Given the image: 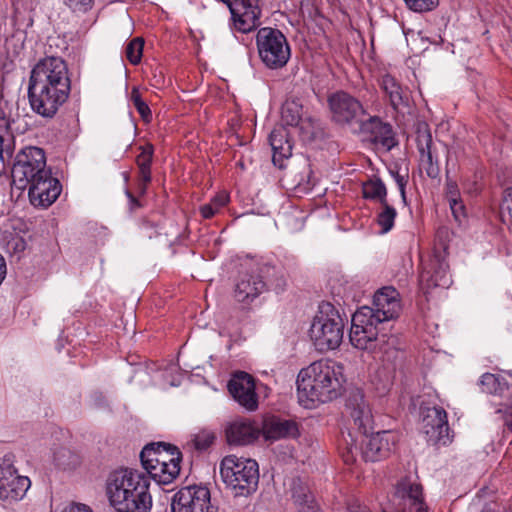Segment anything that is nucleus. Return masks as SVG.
I'll use <instances>...</instances> for the list:
<instances>
[{
	"instance_id": "obj_1",
	"label": "nucleus",
	"mask_w": 512,
	"mask_h": 512,
	"mask_svg": "<svg viewBox=\"0 0 512 512\" xmlns=\"http://www.w3.org/2000/svg\"><path fill=\"white\" fill-rule=\"evenodd\" d=\"M401 304L399 293L393 287H383L373 297V306H363L352 316L349 333L351 344L361 350L374 352L377 348L386 354H397L396 349H385V344H393L394 337L386 340L384 324L399 316Z\"/></svg>"
},
{
	"instance_id": "obj_2",
	"label": "nucleus",
	"mask_w": 512,
	"mask_h": 512,
	"mask_svg": "<svg viewBox=\"0 0 512 512\" xmlns=\"http://www.w3.org/2000/svg\"><path fill=\"white\" fill-rule=\"evenodd\" d=\"M71 80L66 62L55 56L40 59L32 68L28 84L30 107L37 115L51 119L68 100Z\"/></svg>"
},
{
	"instance_id": "obj_3",
	"label": "nucleus",
	"mask_w": 512,
	"mask_h": 512,
	"mask_svg": "<svg viewBox=\"0 0 512 512\" xmlns=\"http://www.w3.org/2000/svg\"><path fill=\"white\" fill-rule=\"evenodd\" d=\"M346 406L361 439H354L352 434H349L352 443L349 444L347 454L343 455L345 463L354 462L358 452L365 461L375 462L388 457L395 448L398 437L394 432L387 430L369 435L373 431L374 421L363 391L358 388L352 389Z\"/></svg>"
},
{
	"instance_id": "obj_4",
	"label": "nucleus",
	"mask_w": 512,
	"mask_h": 512,
	"mask_svg": "<svg viewBox=\"0 0 512 512\" xmlns=\"http://www.w3.org/2000/svg\"><path fill=\"white\" fill-rule=\"evenodd\" d=\"M12 184L20 190L28 188L34 206L48 207L62 191L60 181L47 168L43 149L28 146L21 149L11 167Z\"/></svg>"
},
{
	"instance_id": "obj_5",
	"label": "nucleus",
	"mask_w": 512,
	"mask_h": 512,
	"mask_svg": "<svg viewBox=\"0 0 512 512\" xmlns=\"http://www.w3.org/2000/svg\"><path fill=\"white\" fill-rule=\"evenodd\" d=\"M343 367L333 360H319L300 370L297 377L299 403L307 409L329 402L339 395Z\"/></svg>"
},
{
	"instance_id": "obj_6",
	"label": "nucleus",
	"mask_w": 512,
	"mask_h": 512,
	"mask_svg": "<svg viewBox=\"0 0 512 512\" xmlns=\"http://www.w3.org/2000/svg\"><path fill=\"white\" fill-rule=\"evenodd\" d=\"M150 478L137 470L124 468L108 476L106 493L117 512H150Z\"/></svg>"
},
{
	"instance_id": "obj_7",
	"label": "nucleus",
	"mask_w": 512,
	"mask_h": 512,
	"mask_svg": "<svg viewBox=\"0 0 512 512\" xmlns=\"http://www.w3.org/2000/svg\"><path fill=\"white\" fill-rule=\"evenodd\" d=\"M220 475L234 496L247 497L258 488L259 465L251 458L227 455L221 460Z\"/></svg>"
},
{
	"instance_id": "obj_8",
	"label": "nucleus",
	"mask_w": 512,
	"mask_h": 512,
	"mask_svg": "<svg viewBox=\"0 0 512 512\" xmlns=\"http://www.w3.org/2000/svg\"><path fill=\"white\" fill-rule=\"evenodd\" d=\"M310 338L319 352L340 346L344 335V322L339 311L329 302H322L310 327Z\"/></svg>"
},
{
	"instance_id": "obj_9",
	"label": "nucleus",
	"mask_w": 512,
	"mask_h": 512,
	"mask_svg": "<svg viewBox=\"0 0 512 512\" xmlns=\"http://www.w3.org/2000/svg\"><path fill=\"white\" fill-rule=\"evenodd\" d=\"M286 281L283 273L270 264H264L259 269V274H243L236 283L234 297L238 302L249 304L261 293L267 286L274 287L279 292L284 289Z\"/></svg>"
},
{
	"instance_id": "obj_10",
	"label": "nucleus",
	"mask_w": 512,
	"mask_h": 512,
	"mask_svg": "<svg viewBox=\"0 0 512 512\" xmlns=\"http://www.w3.org/2000/svg\"><path fill=\"white\" fill-rule=\"evenodd\" d=\"M258 55L269 69H281L288 63L291 49L284 34L275 28H260L256 35Z\"/></svg>"
},
{
	"instance_id": "obj_11",
	"label": "nucleus",
	"mask_w": 512,
	"mask_h": 512,
	"mask_svg": "<svg viewBox=\"0 0 512 512\" xmlns=\"http://www.w3.org/2000/svg\"><path fill=\"white\" fill-rule=\"evenodd\" d=\"M331 120L340 126H357L367 115L363 104L356 97L345 91H336L328 96Z\"/></svg>"
},
{
	"instance_id": "obj_12",
	"label": "nucleus",
	"mask_w": 512,
	"mask_h": 512,
	"mask_svg": "<svg viewBox=\"0 0 512 512\" xmlns=\"http://www.w3.org/2000/svg\"><path fill=\"white\" fill-rule=\"evenodd\" d=\"M30 486V479L19 475L14 467L13 455H5L0 463V500L8 503L19 501Z\"/></svg>"
},
{
	"instance_id": "obj_13",
	"label": "nucleus",
	"mask_w": 512,
	"mask_h": 512,
	"mask_svg": "<svg viewBox=\"0 0 512 512\" xmlns=\"http://www.w3.org/2000/svg\"><path fill=\"white\" fill-rule=\"evenodd\" d=\"M19 118L18 102L0 96V161L3 166L11 165L15 150L12 125Z\"/></svg>"
},
{
	"instance_id": "obj_14",
	"label": "nucleus",
	"mask_w": 512,
	"mask_h": 512,
	"mask_svg": "<svg viewBox=\"0 0 512 512\" xmlns=\"http://www.w3.org/2000/svg\"><path fill=\"white\" fill-rule=\"evenodd\" d=\"M420 289L428 294L433 288H449L452 278L445 251L435 250L429 260L423 265L419 277Z\"/></svg>"
},
{
	"instance_id": "obj_15",
	"label": "nucleus",
	"mask_w": 512,
	"mask_h": 512,
	"mask_svg": "<svg viewBox=\"0 0 512 512\" xmlns=\"http://www.w3.org/2000/svg\"><path fill=\"white\" fill-rule=\"evenodd\" d=\"M172 512H217L211 504L208 488L203 486H187L181 488L172 498Z\"/></svg>"
},
{
	"instance_id": "obj_16",
	"label": "nucleus",
	"mask_w": 512,
	"mask_h": 512,
	"mask_svg": "<svg viewBox=\"0 0 512 512\" xmlns=\"http://www.w3.org/2000/svg\"><path fill=\"white\" fill-rule=\"evenodd\" d=\"M481 391L493 396H498L500 405L504 408L506 414V424L512 429V386L508 384L505 377L484 373L479 380Z\"/></svg>"
},
{
	"instance_id": "obj_17",
	"label": "nucleus",
	"mask_w": 512,
	"mask_h": 512,
	"mask_svg": "<svg viewBox=\"0 0 512 512\" xmlns=\"http://www.w3.org/2000/svg\"><path fill=\"white\" fill-rule=\"evenodd\" d=\"M228 391L235 401L248 411L258 407L254 378L246 372H237L228 382Z\"/></svg>"
},
{
	"instance_id": "obj_18",
	"label": "nucleus",
	"mask_w": 512,
	"mask_h": 512,
	"mask_svg": "<svg viewBox=\"0 0 512 512\" xmlns=\"http://www.w3.org/2000/svg\"><path fill=\"white\" fill-rule=\"evenodd\" d=\"M359 132L366 135L374 144L381 145L386 150H391L397 145L392 126L384 122L378 116L362 118L358 125Z\"/></svg>"
},
{
	"instance_id": "obj_19",
	"label": "nucleus",
	"mask_w": 512,
	"mask_h": 512,
	"mask_svg": "<svg viewBox=\"0 0 512 512\" xmlns=\"http://www.w3.org/2000/svg\"><path fill=\"white\" fill-rule=\"evenodd\" d=\"M395 497L399 499L401 512H428V507L424 501L422 485L402 479L395 488Z\"/></svg>"
},
{
	"instance_id": "obj_20",
	"label": "nucleus",
	"mask_w": 512,
	"mask_h": 512,
	"mask_svg": "<svg viewBox=\"0 0 512 512\" xmlns=\"http://www.w3.org/2000/svg\"><path fill=\"white\" fill-rule=\"evenodd\" d=\"M423 429L428 441L433 444H446L450 430L446 411L440 406L428 408L423 417Z\"/></svg>"
},
{
	"instance_id": "obj_21",
	"label": "nucleus",
	"mask_w": 512,
	"mask_h": 512,
	"mask_svg": "<svg viewBox=\"0 0 512 512\" xmlns=\"http://www.w3.org/2000/svg\"><path fill=\"white\" fill-rule=\"evenodd\" d=\"M261 435L260 426L249 419H237L226 426L225 436L229 445L246 446L254 443Z\"/></svg>"
},
{
	"instance_id": "obj_22",
	"label": "nucleus",
	"mask_w": 512,
	"mask_h": 512,
	"mask_svg": "<svg viewBox=\"0 0 512 512\" xmlns=\"http://www.w3.org/2000/svg\"><path fill=\"white\" fill-rule=\"evenodd\" d=\"M261 434L268 441H276L285 438H297L300 434L296 421L279 416H266L263 419Z\"/></svg>"
},
{
	"instance_id": "obj_23",
	"label": "nucleus",
	"mask_w": 512,
	"mask_h": 512,
	"mask_svg": "<svg viewBox=\"0 0 512 512\" xmlns=\"http://www.w3.org/2000/svg\"><path fill=\"white\" fill-rule=\"evenodd\" d=\"M281 119L287 126L298 127L307 138L314 135L316 121L312 118L303 119V106L299 99H287L282 105Z\"/></svg>"
},
{
	"instance_id": "obj_24",
	"label": "nucleus",
	"mask_w": 512,
	"mask_h": 512,
	"mask_svg": "<svg viewBox=\"0 0 512 512\" xmlns=\"http://www.w3.org/2000/svg\"><path fill=\"white\" fill-rule=\"evenodd\" d=\"M269 143L273 151L272 161L280 169L284 167V160L292 155V144L289 133L284 125L276 126L269 135Z\"/></svg>"
},
{
	"instance_id": "obj_25",
	"label": "nucleus",
	"mask_w": 512,
	"mask_h": 512,
	"mask_svg": "<svg viewBox=\"0 0 512 512\" xmlns=\"http://www.w3.org/2000/svg\"><path fill=\"white\" fill-rule=\"evenodd\" d=\"M141 152L136 157V165L138 168L137 174V192L139 195H144L147 191L148 184L151 182V165L154 155V147L148 143L140 147Z\"/></svg>"
},
{
	"instance_id": "obj_26",
	"label": "nucleus",
	"mask_w": 512,
	"mask_h": 512,
	"mask_svg": "<svg viewBox=\"0 0 512 512\" xmlns=\"http://www.w3.org/2000/svg\"><path fill=\"white\" fill-rule=\"evenodd\" d=\"M433 140L430 133H419L417 136V148L420 153V162L425 168L429 177L435 178L438 175L439 168L437 160L434 162L432 150Z\"/></svg>"
},
{
	"instance_id": "obj_27",
	"label": "nucleus",
	"mask_w": 512,
	"mask_h": 512,
	"mask_svg": "<svg viewBox=\"0 0 512 512\" xmlns=\"http://www.w3.org/2000/svg\"><path fill=\"white\" fill-rule=\"evenodd\" d=\"M381 88L395 110L408 106V95L394 77L388 74L384 75L381 79Z\"/></svg>"
},
{
	"instance_id": "obj_28",
	"label": "nucleus",
	"mask_w": 512,
	"mask_h": 512,
	"mask_svg": "<svg viewBox=\"0 0 512 512\" xmlns=\"http://www.w3.org/2000/svg\"><path fill=\"white\" fill-rule=\"evenodd\" d=\"M181 460L179 456H172L170 460L171 463L154 466L153 472H151V475L148 477L154 479L159 484H169L173 482L179 475Z\"/></svg>"
},
{
	"instance_id": "obj_29",
	"label": "nucleus",
	"mask_w": 512,
	"mask_h": 512,
	"mask_svg": "<svg viewBox=\"0 0 512 512\" xmlns=\"http://www.w3.org/2000/svg\"><path fill=\"white\" fill-rule=\"evenodd\" d=\"M161 449H169V443L157 442L147 444L140 453L141 463L149 476L155 464L159 463Z\"/></svg>"
},
{
	"instance_id": "obj_30",
	"label": "nucleus",
	"mask_w": 512,
	"mask_h": 512,
	"mask_svg": "<svg viewBox=\"0 0 512 512\" xmlns=\"http://www.w3.org/2000/svg\"><path fill=\"white\" fill-rule=\"evenodd\" d=\"M363 196L366 199L378 200L381 203L386 201L387 190L385 184L379 178L370 179L363 184Z\"/></svg>"
},
{
	"instance_id": "obj_31",
	"label": "nucleus",
	"mask_w": 512,
	"mask_h": 512,
	"mask_svg": "<svg viewBox=\"0 0 512 512\" xmlns=\"http://www.w3.org/2000/svg\"><path fill=\"white\" fill-rule=\"evenodd\" d=\"M229 202V195L226 192L216 194L209 203L200 207V214L204 219L212 218L221 208Z\"/></svg>"
},
{
	"instance_id": "obj_32",
	"label": "nucleus",
	"mask_w": 512,
	"mask_h": 512,
	"mask_svg": "<svg viewBox=\"0 0 512 512\" xmlns=\"http://www.w3.org/2000/svg\"><path fill=\"white\" fill-rule=\"evenodd\" d=\"M382 210L377 216V223L381 227L382 233L389 232L393 226L394 221L397 216V211L394 207L390 206L386 201L384 203H381Z\"/></svg>"
},
{
	"instance_id": "obj_33",
	"label": "nucleus",
	"mask_w": 512,
	"mask_h": 512,
	"mask_svg": "<svg viewBox=\"0 0 512 512\" xmlns=\"http://www.w3.org/2000/svg\"><path fill=\"white\" fill-rule=\"evenodd\" d=\"M144 41L141 38L132 39L126 46V58L133 65H137L141 61Z\"/></svg>"
},
{
	"instance_id": "obj_34",
	"label": "nucleus",
	"mask_w": 512,
	"mask_h": 512,
	"mask_svg": "<svg viewBox=\"0 0 512 512\" xmlns=\"http://www.w3.org/2000/svg\"><path fill=\"white\" fill-rule=\"evenodd\" d=\"M130 99L142 119L149 122L151 120L152 113L147 103L142 99L138 88L134 87L132 89Z\"/></svg>"
},
{
	"instance_id": "obj_35",
	"label": "nucleus",
	"mask_w": 512,
	"mask_h": 512,
	"mask_svg": "<svg viewBox=\"0 0 512 512\" xmlns=\"http://www.w3.org/2000/svg\"><path fill=\"white\" fill-rule=\"evenodd\" d=\"M215 440V434L211 431L203 430L194 435L193 443L197 450H206Z\"/></svg>"
},
{
	"instance_id": "obj_36",
	"label": "nucleus",
	"mask_w": 512,
	"mask_h": 512,
	"mask_svg": "<svg viewBox=\"0 0 512 512\" xmlns=\"http://www.w3.org/2000/svg\"><path fill=\"white\" fill-rule=\"evenodd\" d=\"M407 7L415 12H426L432 10L438 0H404Z\"/></svg>"
},
{
	"instance_id": "obj_37",
	"label": "nucleus",
	"mask_w": 512,
	"mask_h": 512,
	"mask_svg": "<svg viewBox=\"0 0 512 512\" xmlns=\"http://www.w3.org/2000/svg\"><path fill=\"white\" fill-rule=\"evenodd\" d=\"M64 3L74 12L86 13L93 8L95 0H64Z\"/></svg>"
},
{
	"instance_id": "obj_38",
	"label": "nucleus",
	"mask_w": 512,
	"mask_h": 512,
	"mask_svg": "<svg viewBox=\"0 0 512 512\" xmlns=\"http://www.w3.org/2000/svg\"><path fill=\"white\" fill-rule=\"evenodd\" d=\"M292 497L301 510L308 508V505L315 504L313 496L305 493L303 489L295 490Z\"/></svg>"
},
{
	"instance_id": "obj_39",
	"label": "nucleus",
	"mask_w": 512,
	"mask_h": 512,
	"mask_svg": "<svg viewBox=\"0 0 512 512\" xmlns=\"http://www.w3.org/2000/svg\"><path fill=\"white\" fill-rule=\"evenodd\" d=\"M172 456H179V459H182V453L179 449L176 446L169 444V449H161L159 463L155 464V466L171 463L170 460Z\"/></svg>"
},
{
	"instance_id": "obj_40",
	"label": "nucleus",
	"mask_w": 512,
	"mask_h": 512,
	"mask_svg": "<svg viewBox=\"0 0 512 512\" xmlns=\"http://www.w3.org/2000/svg\"><path fill=\"white\" fill-rule=\"evenodd\" d=\"M500 208L502 213L507 212L512 219V187H507L504 190Z\"/></svg>"
},
{
	"instance_id": "obj_41",
	"label": "nucleus",
	"mask_w": 512,
	"mask_h": 512,
	"mask_svg": "<svg viewBox=\"0 0 512 512\" xmlns=\"http://www.w3.org/2000/svg\"><path fill=\"white\" fill-rule=\"evenodd\" d=\"M452 214L457 221H461V218L465 217V207L460 198H453L449 201Z\"/></svg>"
},
{
	"instance_id": "obj_42",
	"label": "nucleus",
	"mask_w": 512,
	"mask_h": 512,
	"mask_svg": "<svg viewBox=\"0 0 512 512\" xmlns=\"http://www.w3.org/2000/svg\"><path fill=\"white\" fill-rule=\"evenodd\" d=\"M156 227L157 226L153 222L146 219L143 220L140 224V230L142 235L148 238H152L154 235L157 234Z\"/></svg>"
},
{
	"instance_id": "obj_43",
	"label": "nucleus",
	"mask_w": 512,
	"mask_h": 512,
	"mask_svg": "<svg viewBox=\"0 0 512 512\" xmlns=\"http://www.w3.org/2000/svg\"><path fill=\"white\" fill-rule=\"evenodd\" d=\"M394 178H395V181H396L397 186L399 188L402 200H403L404 203H406L405 187H406V184H407V180H406L405 176L400 175L398 172L395 173Z\"/></svg>"
},
{
	"instance_id": "obj_44",
	"label": "nucleus",
	"mask_w": 512,
	"mask_h": 512,
	"mask_svg": "<svg viewBox=\"0 0 512 512\" xmlns=\"http://www.w3.org/2000/svg\"><path fill=\"white\" fill-rule=\"evenodd\" d=\"M62 512H93L92 509L81 503H71Z\"/></svg>"
},
{
	"instance_id": "obj_45",
	"label": "nucleus",
	"mask_w": 512,
	"mask_h": 512,
	"mask_svg": "<svg viewBox=\"0 0 512 512\" xmlns=\"http://www.w3.org/2000/svg\"><path fill=\"white\" fill-rule=\"evenodd\" d=\"M446 192H447L448 201L452 200L453 198H459V191H458L457 184L453 181L447 182Z\"/></svg>"
},
{
	"instance_id": "obj_46",
	"label": "nucleus",
	"mask_w": 512,
	"mask_h": 512,
	"mask_svg": "<svg viewBox=\"0 0 512 512\" xmlns=\"http://www.w3.org/2000/svg\"><path fill=\"white\" fill-rule=\"evenodd\" d=\"M9 246H11L14 252L20 253L26 249V242L23 238L17 237L9 242Z\"/></svg>"
},
{
	"instance_id": "obj_47",
	"label": "nucleus",
	"mask_w": 512,
	"mask_h": 512,
	"mask_svg": "<svg viewBox=\"0 0 512 512\" xmlns=\"http://www.w3.org/2000/svg\"><path fill=\"white\" fill-rule=\"evenodd\" d=\"M125 194L129 199V208L131 211H134L135 209L141 207L140 201L133 195V193L129 189H126Z\"/></svg>"
},
{
	"instance_id": "obj_48",
	"label": "nucleus",
	"mask_w": 512,
	"mask_h": 512,
	"mask_svg": "<svg viewBox=\"0 0 512 512\" xmlns=\"http://www.w3.org/2000/svg\"><path fill=\"white\" fill-rule=\"evenodd\" d=\"M135 375H147V369L143 367L142 365H139L134 370Z\"/></svg>"
},
{
	"instance_id": "obj_49",
	"label": "nucleus",
	"mask_w": 512,
	"mask_h": 512,
	"mask_svg": "<svg viewBox=\"0 0 512 512\" xmlns=\"http://www.w3.org/2000/svg\"><path fill=\"white\" fill-rule=\"evenodd\" d=\"M302 512H320L316 504L308 505V508L302 510Z\"/></svg>"
},
{
	"instance_id": "obj_50",
	"label": "nucleus",
	"mask_w": 512,
	"mask_h": 512,
	"mask_svg": "<svg viewBox=\"0 0 512 512\" xmlns=\"http://www.w3.org/2000/svg\"><path fill=\"white\" fill-rule=\"evenodd\" d=\"M480 512H499L491 504L484 506Z\"/></svg>"
},
{
	"instance_id": "obj_51",
	"label": "nucleus",
	"mask_w": 512,
	"mask_h": 512,
	"mask_svg": "<svg viewBox=\"0 0 512 512\" xmlns=\"http://www.w3.org/2000/svg\"><path fill=\"white\" fill-rule=\"evenodd\" d=\"M349 512H370L366 507H353Z\"/></svg>"
},
{
	"instance_id": "obj_52",
	"label": "nucleus",
	"mask_w": 512,
	"mask_h": 512,
	"mask_svg": "<svg viewBox=\"0 0 512 512\" xmlns=\"http://www.w3.org/2000/svg\"><path fill=\"white\" fill-rule=\"evenodd\" d=\"M389 389H390V383H389V382H387V383H385V384L383 385V387H382V391L380 392V395H381V396L385 395V394L389 391Z\"/></svg>"
},
{
	"instance_id": "obj_53",
	"label": "nucleus",
	"mask_w": 512,
	"mask_h": 512,
	"mask_svg": "<svg viewBox=\"0 0 512 512\" xmlns=\"http://www.w3.org/2000/svg\"><path fill=\"white\" fill-rule=\"evenodd\" d=\"M124 179H125V181H126V182L128 181L129 176H128V174H127V173H124Z\"/></svg>"
}]
</instances>
